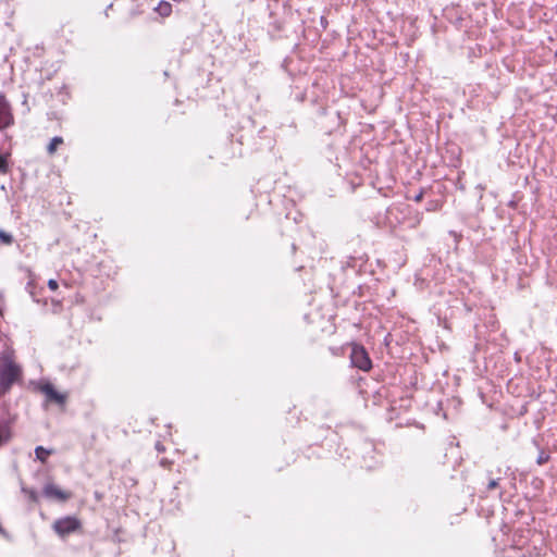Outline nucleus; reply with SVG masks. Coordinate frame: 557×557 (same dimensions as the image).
Returning <instances> with one entry per match:
<instances>
[{
  "instance_id": "f257e3e1",
  "label": "nucleus",
  "mask_w": 557,
  "mask_h": 557,
  "mask_svg": "<svg viewBox=\"0 0 557 557\" xmlns=\"http://www.w3.org/2000/svg\"><path fill=\"white\" fill-rule=\"evenodd\" d=\"M22 377L23 368L16 362L15 351L5 347L0 354V384L10 391Z\"/></svg>"
},
{
  "instance_id": "f03ea898",
  "label": "nucleus",
  "mask_w": 557,
  "mask_h": 557,
  "mask_svg": "<svg viewBox=\"0 0 557 557\" xmlns=\"http://www.w3.org/2000/svg\"><path fill=\"white\" fill-rule=\"evenodd\" d=\"M53 531L62 539L81 531L82 522L76 517H64L57 519L52 524Z\"/></svg>"
},
{
  "instance_id": "7ed1b4c3",
  "label": "nucleus",
  "mask_w": 557,
  "mask_h": 557,
  "mask_svg": "<svg viewBox=\"0 0 557 557\" xmlns=\"http://www.w3.org/2000/svg\"><path fill=\"white\" fill-rule=\"evenodd\" d=\"M350 360L354 367L362 371H369L372 368V362L367 350L360 345L352 346Z\"/></svg>"
},
{
  "instance_id": "20e7f679",
  "label": "nucleus",
  "mask_w": 557,
  "mask_h": 557,
  "mask_svg": "<svg viewBox=\"0 0 557 557\" xmlns=\"http://www.w3.org/2000/svg\"><path fill=\"white\" fill-rule=\"evenodd\" d=\"M14 124L11 107L3 95H0V129Z\"/></svg>"
},
{
  "instance_id": "39448f33",
  "label": "nucleus",
  "mask_w": 557,
  "mask_h": 557,
  "mask_svg": "<svg viewBox=\"0 0 557 557\" xmlns=\"http://www.w3.org/2000/svg\"><path fill=\"white\" fill-rule=\"evenodd\" d=\"M40 392L46 395L48 401H53L58 405H64L66 400V395L59 393L55 391L54 386L51 383H45L39 387Z\"/></svg>"
},
{
  "instance_id": "423d86ee",
  "label": "nucleus",
  "mask_w": 557,
  "mask_h": 557,
  "mask_svg": "<svg viewBox=\"0 0 557 557\" xmlns=\"http://www.w3.org/2000/svg\"><path fill=\"white\" fill-rule=\"evenodd\" d=\"M44 494L50 498H57L61 502H65L71 497V494L62 491L54 484H47L44 488Z\"/></svg>"
},
{
  "instance_id": "0eeeda50",
  "label": "nucleus",
  "mask_w": 557,
  "mask_h": 557,
  "mask_svg": "<svg viewBox=\"0 0 557 557\" xmlns=\"http://www.w3.org/2000/svg\"><path fill=\"white\" fill-rule=\"evenodd\" d=\"M156 11L163 17L170 16L172 13V5L171 3L166 1H161L158 7L156 8Z\"/></svg>"
},
{
  "instance_id": "6e6552de",
  "label": "nucleus",
  "mask_w": 557,
  "mask_h": 557,
  "mask_svg": "<svg viewBox=\"0 0 557 557\" xmlns=\"http://www.w3.org/2000/svg\"><path fill=\"white\" fill-rule=\"evenodd\" d=\"M53 453L51 449H46L42 446H37L35 448V454L37 459H39L41 462H46L47 458Z\"/></svg>"
},
{
  "instance_id": "1a4fd4ad",
  "label": "nucleus",
  "mask_w": 557,
  "mask_h": 557,
  "mask_svg": "<svg viewBox=\"0 0 557 557\" xmlns=\"http://www.w3.org/2000/svg\"><path fill=\"white\" fill-rule=\"evenodd\" d=\"M10 428L5 423L0 422V446L7 443L10 440Z\"/></svg>"
},
{
  "instance_id": "9d476101",
  "label": "nucleus",
  "mask_w": 557,
  "mask_h": 557,
  "mask_svg": "<svg viewBox=\"0 0 557 557\" xmlns=\"http://www.w3.org/2000/svg\"><path fill=\"white\" fill-rule=\"evenodd\" d=\"M62 144H63L62 137H59V136L53 137L47 147V152L50 156H52L57 151L58 147Z\"/></svg>"
},
{
  "instance_id": "9b49d317",
  "label": "nucleus",
  "mask_w": 557,
  "mask_h": 557,
  "mask_svg": "<svg viewBox=\"0 0 557 557\" xmlns=\"http://www.w3.org/2000/svg\"><path fill=\"white\" fill-rule=\"evenodd\" d=\"M0 240L5 245H11L13 243V236L3 230H0Z\"/></svg>"
},
{
  "instance_id": "f8f14e48",
  "label": "nucleus",
  "mask_w": 557,
  "mask_h": 557,
  "mask_svg": "<svg viewBox=\"0 0 557 557\" xmlns=\"http://www.w3.org/2000/svg\"><path fill=\"white\" fill-rule=\"evenodd\" d=\"M7 172H8L7 157L0 156V174H5Z\"/></svg>"
},
{
  "instance_id": "ddd939ff",
  "label": "nucleus",
  "mask_w": 557,
  "mask_h": 557,
  "mask_svg": "<svg viewBox=\"0 0 557 557\" xmlns=\"http://www.w3.org/2000/svg\"><path fill=\"white\" fill-rule=\"evenodd\" d=\"M548 459H549V456H548L546 453L541 451V453H540V455H539V457H537L536 462H537L540 466H542V465H544L545 462H547V461H548Z\"/></svg>"
},
{
  "instance_id": "4468645a",
  "label": "nucleus",
  "mask_w": 557,
  "mask_h": 557,
  "mask_svg": "<svg viewBox=\"0 0 557 557\" xmlns=\"http://www.w3.org/2000/svg\"><path fill=\"white\" fill-rule=\"evenodd\" d=\"M498 481H499L498 479H491L487 484V490L492 491V490L498 487Z\"/></svg>"
},
{
  "instance_id": "2eb2a0df",
  "label": "nucleus",
  "mask_w": 557,
  "mask_h": 557,
  "mask_svg": "<svg viewBox=\"0 0 557 557\" xmlns=\"http://www.w3.org/2000/svg\"><path fill=\"white\" fill-rule=\"evenodd\" d=\"M48 287L51 289V290H57L58 287H59V284L55 280L51 278L48 281Z\"/></svg>"
},
{
  "instance_id": "dca6fc26",
  "label": "nucleus",
  "mask_w": 557,
  "mask_h": 557,
  "mask_svg": "<svg viewBox=\"0 0 557 557\" xmlns=\"http://www.w3.org/2000/svg\"><path fill=\"white\" fill-rule=\"evenodd\" d=\"M422 199H423V191L422 190L413 197V200L416 202H420V201H422Z\"/></svg>"
},
{
  "instance_id": "f3484780",
  "label": "nucleus",
  "mask_w": 557,
  "mask_h": 557,
  "mask_svg": "<svg viewBox=\"0 0 557 557\" xmlns=\"http://www.w3.org/2000/svg\"><path fill=\"white\" fill-rule=\"evenodd\" d=\"M9 391L0 384V397L5 395Z\"/></svg>"
}]
</instances>
